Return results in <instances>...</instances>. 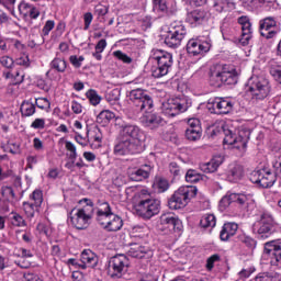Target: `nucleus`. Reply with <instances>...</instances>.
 Wrapping results in <instances>:
<instances>
[{
	"mask_svg": "<svg viewBox=\"0 0 281 281\" xmlns=\"http://www.w3.org/2000/svg\"><path fill=\"white\" fill-rule=\"evenodd\" d=\"M117 140V144L114 145L116 157L139 155L144 150V131L135 124L125 123L120 125Z\"/></svg>",
	"mask_w": 281,
	"mask_h": 281,
	"instance_id": "nucleus-1",
	"label": "nucleus"
},
{
	"mask_svg": "<svg viewBox=\"0 0 281 281\" xmlns=\"http://www.w3.org/2000/svg\"><path fill=\"white\" fill-rule=\"evenodd\" d=\"M209 82L211 87L236 85L238 82V74H236V69L229 68L227 65L215 64L210 67Z\"/></svg>",
	"mask_w": 281,
	"mask_h": 281,
	"instance_id": "nucleus-2",
	"label": "nucleus"
},
{
	"mask_svg": "<svg viewBox=\"0 0 281 281\" xmlns=\"http://www.w3.org/2000/svg\"><path fill=\"white\" fill-rule=\"evenodd\" d=\"M271 86L269 79L262 76H252L248 79L246 93L254 102H260L269 97Z\"/></svg>",
	"mask_w": 281,
	"mask_h": 281,
	"instance_id": "nucleus-3",
	"label": "nucleus"
},
{
	"mask_svg": "<svg viewBox=\"0 0 281 281\" xmlns=\"http://www.w3.org/2000/svg\"><path fill=\"white\" fill-rule=\"evenodd\" d=\"M199 189L194 186H183L173 192L168 200L170 210H183L194 196H196Z\"/></svg>",
	"mask_w": 281,
	"mask_h": 281,
	"instance_id": "nucleus-4",
	"label": "nucleus"
},
{
	"mask_svg": "<svg viewBox=\"0 0 281 281\" xmlns=\"http://www.w3.org/2000/svg\"><path fill=\"white\" fill-rule=\"evenodd\" d=\"M130 101L132 102L136 114L148 113V111H150V109L154 106L150 92L142 88L130 91Z\"/></svg>",
	"mask_w": 281,
	"mask_h": 281,
	"instance_id": "nucleus-5",
	"label": "nucleus"
},
{
	"mask_svg": "<svg viewBox=\"0 0 281 281\" xmlns=\"http://www.w3.org/2000/svg\"><path fill=\"white\" fill-rule=\"evenodd\" d=\"M135 210L142 218L150 220L157 216L161 210V202L153 198H140L138 203L135 204Z\"/></svg>",
	"mask_w": 281,
	"mask_h": 281,
	"instance_id": "nucleus-6",
	"label": "nucleus"
},
{
	"mask_svg": "<svg viewBox=\"0 0 281 281\" xmlns=\"http://www.w3.org/2000/svg\"><path fill=\"white\" fill-rule=\"evenodd\" d=\"M154 58L157 60V66L151 69L153 78H164V76H168L173 63L172 54L157 50Z\"/></svg>",
	"mask_w": 281,
	"mask_h": 281,
	"instance_id": "nucleus-7",
	"label": "nucleus"
},
{
	"mask_svg": "<svg viewBox=\"0 0 281 281\" xmlns=\"http://www.w3.org/2000/svg\"><path fill=\"white\" fill-rule=\"evenodd\" d=\"M188 109H190V103L186 97L168 99L162 102L161 105V111L167 117H175V115H179V113H186Z\"/></svg>",
	"mask_w": 281,
	"mask_h": 281,
	"instance_id": "nucleus-8",
	"label": "nucleus"
},
{
	"mask_svg": "<svg viewBox=\"0 0 281 281\" xmlns=\"http://www.w3.org/2000/svg\"><path fill=\"white\" fill-rule=\"evenodd\" d=\"M224 144L228 146H233L240 150L241 148H247V144L249 143V137H251V132L249 130H240L238 135L234 134L232 130L224 128Z\"/></svg>",
	"mask_w": 281,
	"mask_h": 281,
	"instance_id": "nucleus-9",
	"label": "nucleus"
},
{
	"mask_svg": "<svg viewBox=\"0 0 281 281\" xmlns=\"http://www.w3.org/2000/svg\"><path fill=\"white\" fill-rule=\"evenodd\" d=\"M249 181L257 183L260 188H271L276 183V173L269 169H256L250 172Z\"/></svg>",
	"mask_w": 281,
	"mask_h": 281,
	"instance_id": "nucleus-10",
	"label": "nucleus"
},
{
	"mask_svg": "<svg viewBox=\"0 0 281 281\" xmlns=\"http://www.w3.org/2000/svg\"><path fill=\"white\" fill-rule=\"evenodd\" d=\"M128 269V258L126 255H116L109 260L108 273L111 278H122Z\"/></svg>",
	"mask_w": 281,
	"mask_h": 281,
	"instance_id": "nucleus-11",
	"label": "nucleus"
},
{
	"mask_svg": "<svg viewBox=\"0 0 281 281\" xmlns=\"http://www.w3.org/2000/svg\"><path fill=\"white\" fill-rule=\"evenodd\" d=\"M255 228H257L259 240H267L273 234V217L263 213L260 220L255 223Z\"/></svg>",
	"mask_w": 281,
	"mask_h": 281,
	"instance_id": "nucleus-12",
	"label": "nucleus"
},
{
	"mask_svg": "<svg viewBox=\"0 0 281 281\" xmlns=\"http://www.w3.org/2000/svg\"><path fill=\"white\" fill-rule=\"evenodd\" d=\"M210 49H212V43L201 40V37L190 38L187 43V53L189 56H204Z\"/></svg>",
	"mask_w": 281,
	"mask_h": 281,
	"instance_id": "nucleus-13",
	"label": "nucleus"
},
{
	"mask_svg": "<svg viewBox=\"0 0 281 281\" xmlns=\"http://www.w3.org/2000/svg\"><path fill=\"white\" fill-rule=\"evenodd\" d=\"M188 31L183 25L172 26L165 36V44L167 47L177 48L181 45V41L186 38Z\"/></svg>",
	"mask_w": 281,
	"mask_h": 281,
	"instance_id": "nucleus-14",
	"label": "nucleus"
},
{
	"mask_svg": "<svg viewBox=\"0 0 281 281\" xmlns=\"http://www.w3.org/2000/svg\"><path fill=\"white\" fill-rule=\"evenodd\" d=\"M157 227L160 229V232H166V229L169 232H181L182 225L179 217L172 215L171 213H165L160 215Z\"/></svg>",
	"mask_w": 281,
	"mask_h": 281,
	"instance_id": "nucleus-15",
	"label": "nucleus"
},
{
	"mask_svg": "<svg viewBox=\"0 0 281 281\" xmlns=\"http://www.w3.org/2000/svg\"><path fill=\"white\" fill-rule=\"evenodd\" d=\"M265 254L270 256V265L280 267L281 265V241L280 239L271 240L265 244Z\"/></svg>",
	"mask_w": 281,
	"mask_h": 281,
	"instance_id": "nucleus-16",
	"label": "nucleus"
},
{
	"mask_svg": "<svg viewBox=\"0 0 281 281\" xmlns=\"http://www.w3.org/2000/svg\"><path fill=\"white\" fill-rule=\"evenodd\" d=\"M155 252L148 246L139 245L137 243L131 244L127 256L137 258L138 260H150Z\"/></svg>",
	"mask_w": 281,
	"mask_h": 281,
	"instance_id": "nucleus-17",
	"label": "nucleus"
},
{
	"mask_svg": "<svg viewBox=\"0 0 281 281\" xmlns=\"http://www.w3.org/2000/svg\"><path fill=\"white\" fill-rule=\"evenodd\" d=\"M276 25H278V23L271 16L260 20L259 21L260 35L263 36V38H273L276 34L280 33V29L273 30L276 29Z\"/></svg>",
	"mask_w": 281,
	"mask_h": 281,
	"instance_id": "nucleus-18",
	"label": "nucleus"
},
{
	"mask_svg": "<svg viewBox=\"0 0 281 281\" xmlns=\"http://www.w3.org/2000/svg\"><path fill=\"white\" fill-rule=\"evenodd\" d=\"M232 203H237V205H248L249 196L243 193L227 192L220 201L221 207H229Z\"/></svg>",
	"mask_w": 281,
	"mask_h": 281,
	"instance_id": "nucleus-19",
	"label": "nucleus"
},
{
	"mask_svg": "<svg viewBox=\"0 0 281 281\" xmlns=\"http://www.w3.org/2000/svg\"><path fill=\"white\" fill-rule=\"evenodd\" d=\"M113 211L111 210V204L109 202H101L99 203L98 210H97V223L105 228V225H108L109 221H111L113 216Z\"/></svg>",
	"mask_w": 281,
	"mask_h": 281,
	"instance_id": "nucleus-20",
	"label": "nucleus"
},
{
	"mask_svg": "<svg viewBox=\"0 0 281 281\" xmlns=\"http://www.w3.org/2000/svg\"><path fill=\"white\" fill-rule=\"evenodd\" d=\"M69 216L70 223L76 229H87V227H89L91 224V220L83 215V213H80V211L77 209H72L69 213Z\"/></svg>",
	"mask_w": 281,
	"mask_h": 281,
	"instance_id": "nucleus-21",
	"label": "nucleus"
},
{
	"mask_svg": "<svg viewBox=\"0 0 281 281\" xmlns=\"http://www.w3.org/2000/svg\"><path fill=\"white\" fill-rule=\"evenodd\" d=\"M207 19V12L205 10L195 9L187 13L186 22L191 25V27H199L203 25V22Z\"/></svg>",
	"mask_w": 281,
	"mask_h": 281,
	"instance_id": "nucleus-22",
	"label": "nucleus"
},
{
	"mask_svg": "<svg viewBox=\"0 0 281 281\" xmlns=\"http://www.w3.org/2000/svg\"><path fill=\"white\" fill-rule=\"evenodd\" d=\"M150 172H153V166L142 165L138 169H131L128 178L131 181H146L150 177Z\"/></svg>",
	"mask_w": 281,
	"mask_h": 281,
	"instance_id": "nucleus-23",
	"label": "nucleus"
},
{
	"mask_svg": "<svg viewBox=\"0 0 281 281\" xmlns=\"http://www.w3.org/2000/svg\"><path fill=\"white\" fill-rule=\"evenodd\" d=\"M245 176V169L243 166L238 164H232L228 166V170L226 172V179L231 183H238L240 179Z\"/></svg>",
	"mask_w": 281,
	"mask_h": 281,
	"instance_id": "nucleus-24",
	"label": "nucleus"
},
{
	"mask_svg": "<svg viewBox=\"0 0 281 281\" xmlns=\"http://www.w3.org/2000/svg\"><path fill=\"white\" fill-rule=\"evenodd\" d=\"M143 123L147 128H159V126L164 125V119L159 116V114L145 112L143 116Z\"/></svg>",
	"mask_w": 281,
	"mask_h": 281,
	"instance_id": "nucleus-25",
	"label": "nucleus"
},
{
	"mask_svg": "<svg viewBox=\"0 0 281 281\" xmlns=\"http://www.w3.org/2000/svg\"><path fill=\"white\" fill-rule=\"evenodd\" d=\"M80 260L81 265H79V267H81V269H87V267H90L92 269L98 265V257H95V255L91 250H83L81 252Z\"/></svg>",
	"mask_w": 281,
	"mask_h": 281,
	"instance_id": "nucleus-26",
	"label": "nucleus"
},
{
	"mask_svg": "<svg viewBox=\"0 0 281 281\" xmlns=\"http://www.w3.org/2000/svg\"><path fill=\"white\" fill-rule=\"evenodd\" d=\"M223 164V157L215 156L213 157L209 162H202L200 164V170L202 172H216L218 170V167Z\"/></svg>",
	"mask_w": 281,
	"mask_h": 281,
	"instance_id": "nucleus-27",
	"label": "nucleus"
},
{
	"mask_svg": "<svg viewBox=\"0 0 281 281\" xmlns=\"http://www.w3.org/2000/svg\"><path fill=\"white\" fill-rule=\"evenodd\" d=\"M237 232L238 224L232 222L225 223L220 233V238L221 240L227 241L232 236H236Z\"/></svg>",
	"mask_w": 281,
	"mask_h": 281,
	"instance_id": "nucleus-28",
	"label": "nucleus"
},
{
	"mask_svg": "<svg viewBox=\"0 0 281 281\" xmlns=\"http://www.w3.org/2000/svg\"><path fill=\"white\" fill-rule=\"evenodd\" d=\"M213 8L220 13L232 12V10H236V2L232 0H215Z\"/></svg>",
	"mask_w": 281,
	"mask_h": 281,
	"instance_id": "nucleus-29",
	"label": "nucleus"
},
{
	"mask_svg": "<svg viewBox=\"0 0 281 281\" xmlns=\"http://www.w3.org/2000/svg\"><path fill=\"white\" fill-rule=\"evenodd\" d=\"M79 204H86L83 205L81 209H77L78 212H80L83 216H87L90 221L93 218V212H94V207H93V201H91L90 199H82L79 201Z\"/></svg>",
	"mask_w": 281,
	"mask_h": 281,
	"instance_id": "nucleus-30",
	"label": "nucleus"
},
{
	"mask_svg": "<svg viewBox=\"0 0 281 281\" xmlns=\"http://www.w3.org/2000/svg\"><path fill=\"white\" fill-rule=\"evenodd\" d=\"M124 226V221H122V217H120L117 214H112V217H110V221L105 225V232H120L122 227Z\"/></svg>",
	"mask_w": 281,
	"mask_h": 281,
	"instance_id": "nucleus-31",
	"label": "nucleus"
},
{
	"mask_svg": "<svg viewBox=\"0 0 281 281\" xmlns=\"http://www.w3.org/2000/svg\"><path fill=\"white\" fill-rule=\"evenodd\" d=\"M22 117H32L36 113V105L30 101H23L20 106Z\"/></svg>",
	"mask_w": 281,
	"mask_h": 281,
	"instance_id": "nucleus-32",
	"label": "nucleus"
},
{
	"mask_svg": "<svg viewBox=\"0 0 281 281\" xmlns=\"http://www.w3.org/2000/svg\"><path fill=\"white\" fill-rule=\"evenodd\" d=\"M115 113L110 110H103L97 116V124H101V126H108L111 123V120H114Z\"/></svg>",
	"mask_w": 281,
	"mask_h": 281,
	"instance_id": "nucleus-33",
	"label": "nucleus"
},
{
	"mask_svg": "<svg viewBox=\"0 0 281 281\" xmlns=\"http://www.w3.org/2000/svg\"><path fill=\"white\" fill-rule=\"evenodd\" d=\"M251 22L247 24H241V35L239 38V43L245 45H249V41H251Z\"/></svg>",
	"mask_w": 281,
	"mask_h": 281,
	"instance_id": "nucleus-34",
	"label": "nucleus"
},
{
	"mask_svg": "<svg viewBox=\"0 0 281 281\" xmlns=\"http://www.w3.org/2000/svg\"><path fill=\"white\" fill-rule=\"evenodd\" d=\"M270 75L276 82L281 85V61H277L276 59L270 61Z\"/></svg>",
	"mask_w": 281,
	"mask_h": 281,
	"instance_id": "nucleus-35",
	"label": "nucleus"
},
{
	"mask_svg": "<svg viewBox=\"0 0 281 281\" xmlns=\"http://www.w3.org/2000/svg\"><path fill=\"white\" fill-rule=\"evenodd\" d=\"M233 109L234 102H232V99L220 97V115H227V113H232Z\"/></svg>",
	"mask_w": 281,
	"mask_h": 281,
	"instance_id": "nucleus-36",
	"label": "nucleus"
},
{
	"mask_svg": "<svg viewBox=\"0 0 281 281\" xmlns=\"http://www.w3.org/2000/svg\"><path fill=\"white\" fill-rule=\"evenodd\" d=\"M154 190H156L159 194L167 192L170 188V182L167 179L158 177L155 179L153 184Z\"/></svg>",
	"mask_w": 281,
	"mask_h": 281,
	"instance_id": "nucleus-37",
	"label": "nucleus"
},
{
	"mask_svg": "<svg viewBox=\"0 0 281 281\" xmlns=\"http://www.w3.org/2000/svg\"><path fill=\"white\" fill-rule=\"evenodd\" d=\"M50 69H55L58 74H65L67 70V61L60 57H55L50 61Z\"/></svg>",
	"mask_w": 281,
	"mask_h": 281,
	"instance_id": "nucleus-38",
	"label": "nucleus"
},
{
	"mask_svg": "<svg viewBox=\"0 0 281 281\" xmlns=\"http://www.w3.org/2000/svg\"><path fill=\"white\" fill-rule=\"evenodd\" d=\"M32 200L34 201V203L24 202V205H27L29 207H31V210H34V207H41V205L43 204V191H33Z\"/></svg>",
	"mask_w": 281,
	"mask_h": 281,
	"instance_id": "nucleus-39",
	"label": "nucleus"
},
{
	"mask_svg": "<svg viewBox=\"0 0 281 281\" xmlns=\"http://www.w3.org/2000/svg\"><path fill=\"white\" fill-rule=\"evenodd\" d=\"M237 243H241V245H245V247H248V249H254L258 243L252 237L240 234L237 236Z\"/></svg>",
	"mask_w": 281,
	"mask_h": 281,
	"instance_id": "nucleus-40",
	"label": "nucleus"
},
{
	"mask_svg": "<svg viewBox=\"0 0 281 281\" xmlns=\"http://www.w3.org/2000/svg\"><path fill=\"white\" fill-rule=\"evenodd\" d=\"M201 227L207 229V227H216V216L214 214H205L200 221Z\"/></svg>",
	"mask_w": 281,
	"mask_h": 281,
	"instance_id": "nucleus-41",
	"label": "nucleus"
},
{
	"mask_svg": "<svg viewBox=\"0 0 281 281\" xmlns=\"http://www.w3.org/2000/svg\"><path fill=\"white\" fill-rule=\"evenodd\" d=\"M86 97L88 98L90 104L92 106H98L100 102H102V97L94 89H90L86 92Z\"/></svg>",
	"mask_w": 281,
	"mask_h": 281,
	"instance_id": "nucleus-42",
	"label": "nucleus"
},
{
	"mask_svg": "<svg viewBox=\"0 0 281 281\" xmlns=\"http://www.w3.org/2000/svg\"><path fill=\"white\" fill-rule=\"evenodd\" d=\"M201 135H203V130H186V138L189 142H199V139H201Z\"/></svg>",
	"mask_w": 281,
	"mask_h": 281,
	"instance_id": "nucleus-43",
	"label": "nucleus"
},
{
	"mask_svg": "<svg viewBox=\"0 0 281 281\" xmlns=\"http://www.w3.org/2000/svg\"><path fill=\"white\" fill-rule=\"evenodd\" d=\"M153 11L160 14H168V4L166 0H156L153 2Z\"/></svg>",
	"mask_w": 281,
	"mask_h": 281,
	"instance_id": "nucleus-44",
	"label": "nucleus"
},
{
	"mask_svg": "<svg viewBox=\"0 0 281 281\" xmlns=\"http://www.w3.org/2000/svg\"><path fill=\"white\" fill-rule=\"evenodd\" d=\"M203 179V176H201L196 170L189 169L186 173V181L189 183H199Z\"/></svg>",
	"mask_w": 281,
	"mask_h": 281,
	"instance_id": "nucleus-45",
	"label": "nucleus"
},
{
	"mask_svg": "<svg viewBox=\"0 0 281 281\" xmlns=\"http://www.w3.org/2000/svg\"><path fill=\"white\" fill-rule=\"evenodd\" d=\"M206 108L211 113L220 115V97L211 98L206 103Z\"/></svg>",
	"mask_w": 281,
	"mask_h": 281,
	"instance_id": "nucleus-46",
	"label": "nucleus"
},
{
	"mask_svg": "<svg viewBox=\"0 0 281 281\" xmlns=\"http://www.w3.org/2000/svg\"><path fill=\"white\" fill-rule=\"evenodd\" d=\"M13 216L11 217V224L13 225V227H26L27 223L25 222V220L23 218V216H21L18 213H12Z\"/></svg>",
	"mask_w": 281,
	"mask_h": 281,
	"instance_id": "nucleus-47",
	"label": "nucleus"
},
{
	"mask_svg": "<svg viewBox=\"0 0 281 281\" xmlns=\"http://www.w3.org/2000/svg\"><path fill=\"white\" fill-rule=\"evenodd\" d=\"M120 95H121L120 89H113L105 95V99L111 104H115L116 102H120Z\"/></svg>",
	"mask_w": 281,
	"mask_h": 281,
	"instance_id": "nucleus-48",
	"label": "nucleus"
},
{
	"mask_svg": "<svg viewBox=\"0 0 281 281\" xmlns=\"http://www.w3.org/2000/svg\"><path fill=\"white\" fill-rule=\"evenodd\" d=\"M132 238H144L146 236V227L144 226H134L131 231Z\"/></svg>",
	"mask_w": 281,
	"mask_h": 281,
	"instance_id": "nucleus-49",
	"label": "nucleus"
},
{
	"mask_svg": "<svg viewBox=\"0 0 281 281\" xmlns=\"http://www.w3.org/2000/svg\"><path fill=\"white\" fill-rule=\"evenodd\" d=\"M113 56L115 58H117V60H121L122 63H125V65H131L133 63V58H131L128 55H126L122 50L113 52Z\"/></svg>",
	"mask_w": 281,
	"mask_h": 281,
	"instance_id": "nucleus-50",
	"label": "nucleus"
},
{
	"mask_svg": "<svg viewBox=\"0 0 281 281\" xmlns=\"http://www.w3.org/2000/svg\"><path fill=\"white\" fill-rule=\"evenodd\" d=\"M215 262H221V255L215 254V255H212L211 257H209L206 260V269L209 271H212V269H214Z\"/></svg>",
	"mask_w": 281,
	"mask_h": 281,
	"instance_id": "nucleus-51",
	"label": "nucleus"
},
{
	"mask_svg": "<svg viewBox=\"0 0 281 281\" xmlns=\"http://www.w3.org/2000/svg\"><path fill=\"white\" fill-rule=\"evenodd\" d=\"M69 61L74 67H76V69H80V67H82V63L85 61V57L83 56L78 57L76 55H71L69 57Z\"/></svg>",
	"mask_w": 281,
	"mask_h": 281,
	"instance_id": "nucleus-52",
	"label": "nucleus"
},
{
	"mask_svg": "<svg viewBox=\"0 0 281 281\" xmlns=\"http://www.w3.org/2000/svg\"><path fill=\"white\" fill-rule=\"evenodd\" d=\"M66 149L70 153L69 159L76 160L78 157V153L76 151V145L74 143L67 140L66 142Z\"/></svg>",
	"mask_w": 281,
	"mask_h": 281,
	"instance_id": "nucleus-53",
	"label": "nucleus"
},
{
	"mask_svg": "<svg viewBox=\"0 0 281 281\" xmlns=\"http://www.w3.org/2000/svg\"><path fill=\"white\" fill-rule=\"evenodd\" d=\"M94 13L98 14V16H106V14H109V7L99 3L94 8Z\"/></svg>",
	"mask_w": 281,
	"mask_h": 281,
	"instance_id": "nucleus-54",
	"label": "nucleus"
},
{
	"mask_svg": "<svg viewBox=\"0 0 281 281\" xmlns=\"http://www.w3.org/2000/svg\"><path fill=\"white\" fill-rule=\"evenodd\" d=\"M0 64L7 69H12V67H14V59H12L10 56H3L0 58Z\"/></svg>",
	"mask_w": 281,
	"mask_h": 281,
	"instance_id": "nucleus-55",
	"label": "nucleus"
},
{
	"mask_svg": "<svg viewBox=\"0 0 281 281\" xmlns=\"http://www.w3.org/2000/svg\"><path fill=\"white\" fill-rule=\"evenodd\" d=\"M169 172L173 175V177H181V173L183 172L179 165L177 162H170L169 165Z\"/></svg>",
	"mask_w": 281,
	"mask_h": 281,
	"instance_id": "nucleus-56",
	"label": "nucleus"
},
{
	"mask_svg": "<svg viewBox=\"0 0 281 281\" xmlns=\"http://www.w3.org/2000/svg\"><path fill=\"white\" fill-rule=\"evenodd\" d=\"M34 5L27 3V2H21L19 4V11L20 13L23 14V16H27V14L30 13V10L33 8Z\"/></svg>",
	"mask_w": 281,
	"mask_h": 281,
	"instance_id": "nucleus-57",
	"label": "nucleus"
},
{
	"mask_svg": "<svg viewBox=\"0 0 281 281\" xmlns=\"http://www.w3.org/2000/svg\"><path fill=\"white\" fill-rule=\"evenodd\" d=\"M35 104L38 109L44 110V109H49L52 103L49 102V100L45 98H40L35 100Z\"/></svg>",
	"mask_w": 281,
	"mask_h": 281,
	"instance_id": "nucleus-58",
	"label": "nucleus"
},
{
	"mask_svg": "<svg viewBox=\"0 0 281 281\" xmlns=\"http://www.w3.org/2000/svg\"><path fill=\"white\" fill-rule=\"evenodd\" d=\"M83 22H85L83 30H89V27H91V23L93 22V13L92 12L85 13Z\"/></svg>",
	"mask_w": 281,
	"mask_h": 281,
	"instance_id": "nucleus-59",
	"label": "nucleus"
},
{
	"mask_svg": "<svg viewBox=\"0 0 281 281\" xmlns=\"http://www.w3.org/2000/svg\"><path fill=\"white\" fill-rule=\"evenodd\" d=\"M31 128L43 131L45 128V119H35L31 124Z\"/></svg>",
	"mask_w": 281,
	"mask_h": 281,
	"instance_id": "nucleus-60",
	"label": "nucleus"
},
{
	"mask_svg": "<svg viewBox=\"0 0 281 281\" xmlns=\"http://www.w3.org/2000/svg\"><path fill=\"white\" fill-rule=\"evenodd\" d=\"M187 128H191L193 131L202 130L201 128V121H199V119H190L188 121V127Z\"/></svg>",
	"mask_w": 281,
	"mask_h": 281,
	"instance_id": "nucleus-61",
	"label": "nucleus"
},
{
	"mask_svg": "<svg viewBox=\"0 0 281 281\" xmlns=\"http://www.w3.org/2000/svg\"><path fill=\"white\" fill-rule=\"evenodd\" d=\"M91 133L92 135L90 139H92V142H97L98 144H102V132H100V128H95Z\"/></svg>",
	"mask_w": 281,
	"mask_h": 281,
	"instance_id": "nucleus-62",
	"label": "nucleus"
},
{
	"mask_svg": "<svg viewBox=\"0 0 281 281\" xmlns=\"http://www.w3.org/2000/svg\"><path fill=\"white\" fill-rule=\"evenodd\" d=\"M15 65H19L20 67H30V57L22 56L15 59Z\"/></svg>",
	"mask_w": 281,
	"mask_h": 281,
	"instance_id": "nucleus-63",
	"label": "nucleus"
},
{
	"mask_svg": "<svg viewBox=\"0 0 281 281\" xmlns=\"http://www.w3.org/2000/svg\"><path fill=\"white\" fill-rule=\"evenodd\" d=\"M255 281H273V278L269 273L262 272L255 278Z\"/></svg>",
	"mask_w": 281,
	"mask_h": 281,
	"instance_id": "nucleus-64",
	"label": "nucleus"
}]
</instances>
